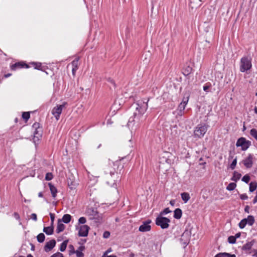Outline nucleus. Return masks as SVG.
<instances>
[{
    "label": "nucleus",
    "instance_id": "nucleus-1",
    "mask_svg": "<svg viewBox=\"0 0 257 257\" xmlns=\"http://www.w3.org/2000/svg\"><path fill=\"white\" fill-rule=\"evenodd\" d=\"M136 111L134 115L128 120L127 125L133 130H136L146 119V115H144L148 108L147 102H143L137 103Z\"/></svg>",
    "mask_w": 257,
    "mask_h": 257
},
{
    "label": "nucleus",
    "instance_id": "nucleus-2",
    "mask_svg": "<svg viewBox=\"0 0 257 257\" xmlns=\"http://www.w3.org/2000/svg\"><path fill=\"white\" fill-rule=\"evenodd\" d=\"M252 67L251 59L244 56L241 58L239 63V70L241 72H247Z\"/></svg>",
    "mask_w": 257,
    "mask_h": 257
},
{
    "label": "nucleus",
    "instance_id": "nucleus-3",
    "mask_svg": "<svg viewBox=\"0 0 257 257\" xmlns=\"http://www.w3.org/2000/svg\"><path fill=\"white\" fill-rule=\"evenodd\" d=\"M208 126L206 124H198L194 131V136L197 138H202L208 130Z\"/></svg>",
    "mask_w": 257,
    "mask_h": 257
},
{
    "label": "nucleus",
    "instance_id": "nucleus-4",
    "mask_svg": "<svg viewBox=\"0 0 257 257\" xmlns=\"http://www.w3.org/2000/svg\"><path fill=\"white\" fill-rule=\"evenodd\" d=\"M155 222L156 225L160 226L162 229H166L169 227L170 220L167 217L159 215L156 218Z\"/></svg>",
    "mask_w": 257,
    "mask_h": 257
},
{
    "label": "nucleus",
    "instance_id": "nucleus-5",
    "mask_svg": "<svg viewBox=\"0 0 257 257\" xmlns=\"http://www.w3.org/2000/svg\"><path fill=\"white\" fill-rule=\"evenodd\" d=\"M250 145L251 142L242 137L238 139L236 143V147H241L242 151L246 150Z\"/></svg>",
    "mask_w": 257,
    "mask_h": 257
},
{
    "label": "nucleus",
    "instance_id": "nucleus-6",
    "mask_svg": "<svg viewBox=\"0 0 257 257\" xmlns=\"http://www.w3.org/2000/svg\"><path fill=\"white\" fill-rule=\"evenodd\" d=\"M66 104V102H64L61 105H57L52 110V113L57 120L60 118V114L62 113L63 109L65 107Z\"/></svg>",
    "mask_w": 257,
    "mask_h": 257
},
{
    "label": "nucleus",
    "instance_id": "nucleus-7",
    "mask_svg": "<svg viewBox=\"0 0 257 257\" xmlns=\"http://www.w3.org/2000/svg\"><path fill=\"white\" fill-rule=\"evenodd\" d=\"M254 159L253 155L249 154L246 158L242 161V163L246 168H250L253 165Z\"/></svg>",
    "mask_w": 257,
    "mask_h": 257
},
{
    "label": "nucleus",
    "instance_id": "nucleus-8",
    "mask_svg": "<svg viewBox=\"0 0 257 257\" xmlns=\"http://www.w3.org/2000/svg\"><path fill=\"white\" fill-rule=\"evenodd\" d=\"M151 223V220H148L143 222V224L139 227V230L141 232L149 231L151 229L150 224Z\"/></svg>",
    "mask_w": 257,
    "mask_h": 257
},
{
    "label": "nucleus",
    "instance_id": "nucleus-9",
    "mask_svg": "<svg viewBox=\"0 0 257 257\" xmlns=\"http://www.w3.org/2000/svg\"><path fill=\"white\" fill-rule=\"evenodd\" d=\"M90 227L87 225H81L79 227L78 235L79 236L85 237L88 235Z\"/></svg>",
    "mask_w": 257,
    "mask_h": 257
},
{
    "label": "nucleus",
    "instance_id": "nucleus-10",
    "mask_svg": "<svg viewBox=\"0 0 257 257\" xmlns=\"http://www.w3.org/2000/svg\"><path fill=\"white\" fill-rule=\"evenodd\" d=\"M117 173H112L110 172V175L108 176L107 179L108 180L107 181V183L110 185L111 186L113 187L115 185V180L114 179L116 176H117Z\"/></svg>",
    "mask_w": 257,
    "mask_h": 257
},
{
    "label": "nucleus",
    "instance_id": "nucleus-11",
    "mask_svg": "<svg viewBox=\"0 0 257 257\" xmlns=\"http://www.w3.org/2000/svg\"><path fill=\"white\" fill-rule=\"evenodd\" d=\"M56 244V241L54 239H52L48 242H47L45 246L44 250L46 252L51 250Z\"/></svg>",
    "mask_w": 257,
    "mask_h": 257
},
{
    "label": "nucleus",
    "instance_id": "nucleus-12",
    "mask_svg": "<svg viewBox=\"0 0 257 257\" xmlns=\"http://www.w3.org/2000/svg\"><path fill=\"white\" fill-rule=\"evenodd\" d=\"M24 67L28 68L27 64L21 62H17L11 65V68L12 70H16L18 69L22 68Z\"/></svg>",
    "mask_w": 257,
    "mask_h": 257
},
{
    "label": "nucleus",
    "instance_id": "nucleus-13",
    "mask_svg": "<svg viewBox=\"0 0 257 257\" xmlns=\"http://www.w3.org/2000/svg\"><path fill=\"white\" fill-rule=\"evenodd\" d=\"M202 3L199 0H190V7L193 9H196L200 7Z\"/></svg>",
    "mask_w": 257,
    "mask_h": 257
},
{
    "label": "nucleus",
    "instance_id": "nucleus-14",
    "mask_svg": "<svg viewBox=\"0 0 257 257\" xmlns=\"http://www.w3.org/2000/svg\"><path fill=\"white\" fill-rule=\"evenodd\" d=\"M42 137V130L41 129H36L34 132V142L39 141L40 138Z\"/></svg>",
    "mask_w": 257,
    "mask_h": 257
},
{
    "label": "nucleus",
    "instance_id": "nucleus-15",
    "mask_svg": "<svg viewBox=\"0 0 257 257\" xmlns=\"http://www.w3.org/2000/svg\"><path fill=\"white\" fill-rule=\"evenodd\" d=\"M65 228V226L64 224L61 223V220L59 219L58 222V224L56 228V232L59 233L62 231H63Z\"/></svg>",
    "mask_w": 257,
    "mask_h": 257
},
{
    "label": "nucleus",
    "instance_id": "nucleus-16",
    "mask_svg": "<svg viewBox=\"0 0 257 257\" xmlns=\"http://www.w3.org/2000/svg\"><path fill=\"white\" fill-rule=\"evenodd\" d=\"M49 186L50 188V190L51 193L52 194V196L53 198H55L57 195V189L51 183H49Z\"/></svg>",
    "mask_w": 257,
    "mask_h": 257
},
{
    "label": "nucleus",
    "instance_id": "nucleus-17",
    "mask_svg": "<svg viewBox=\"0 0 257 257\" xmlns=\"http://www.w3.org/2000/svg\"><path fill=\"white\" fill-rule=\"evenodd\" d=\"M78 59H76L73 60L72 63V71L73 75H74L76 70L78 69Z\"/></svg>",
    "mask_w": 257,
    "mask_h": 257
},
{
    "label": "nucleus",
    "instance_id": "nucleus-18",
    "mask_svg": "<svg viewBox=\"0 0 257 257\" xmlns=\"http://www.w3.org/2000/svg\"><path fill=\"white\" fill-rule=\"evenodd\" d=\"M43 231L47 235H51L54 232V227L52 225L48 227H44Z\"/></svg>",
    "mask_w": 257,
    "mask_h": 257
},
{
    "label": "nucleus",
    "instance_id": "nucleus-19",
    "mask_svg": "<svg viewBox=\"0 0 257 257\" xmlns=\"http://www.w3.org/2000/svg\"><path fill=\"white\" fill-rule=\"evenodd\" d=\"M174 217L177 219H179L182 217V211L180 208H176L174 210Z\"/></svg>",
    "mask_w": 257,
    "mask_h": 257
},
{
    "label": "nucleus",
    "instance_id": "nucleus-20",
    "mask_svg": "<svg viewBox=\"0 0 257 257\" xmlns=\"http://www.w3.org/2000/svg\"><path fill=\"white\" fill-rule=\"evenodd\" d=\"M85 249V247L83 245H81L79 247L78 249L76 250L75 253L76 254L77 257H84V254L82 253Z\"/></svg>",
    "mask_w": 257,
    "mask_h": 257
},
{
    "label": "nucleus",
    "instance_id": "nucleus-21",
    "mask_svg": "<svg viewBox=\"0 0 257 257\" xmlns=\"http://www.w3.org/2000/svg\"><path fill=\"white\" fill-rule=\"evenodd\" d=\"M254 240L250 241V242H248L247 243H246L245 244H244L242 246V249L243 250H249L250 249L252 246L253 245V244H254Z\"/></svg>",
    "mask_w": 257,
    "mask_h": 257
},
{
    "label": "nucleus",
    "instance_id": "nucleus-22",
    "mask_svg": "<svg viewBox=\"0 0 257 257\" xmlns=\"http://www.w3.org/2000/svg\"><path fill=\"white\" fill-rule=\"evenodd\" d=\"M192 67L190 66H186L183 70V73L185 76H188L192 72Z\"/></svg>",
    "mask_w": 257,
    "mask_h": 257
},
{
    "label": "nucleus",
    "instance_id": "nucleus-23",
    "mask_svg": "<svg viewBox=\"0 0 257 257\" xmlns=\"http://www.w3.org/2000/svg\"><path fill=\"white\" fill-rule=\"evenodd\" d=\"M71 219V216L70 214H66L63 215L61 222L63 221L65 223H68L70 222Z\"/></svg>",
    "mask_w": 257,
    "mask_h": 257
},
{
    "label": "nucleus",
    "instance_id": "nucleus-24",
    "mask_svg": "<svg viewBox=\"0 0 257 257\" xmlns=\"http://www.w3.org/2000/svg\"><path fill=\"white\" fill-rule=\"evenodd\" d=\"M182 199L184 201V203H186L190 199V197L189 194L187 192H184L181 194Z\"/></svg>",
    "mask_w": 257,
    "mask_h": 257
},
{
    "label": "nucleus",
    "instance_id": "nucleus-25",
    "mask_svg": "<svg viewBox=\"0 0 257 257\" xmlns=\"http://www.w3.org/2000/svg\"><path fill=\"white\" fill-rule=\"evenodd\" d=\"M241 176V175L240 173H239L237 172L234 171L233 173V176L232 177L231 180L232 181L236 182L237 180H238L240 179Z\"/></svg>",
    "mask_w": 257,
    "mask_h": 257
},
{
    "label": "nucleus",
    "instance_id": "nucleus-26",
    "mask_svg": "<svg viewBox=\"0 0 257 257\" xmlns=\"http://www.w3.org/2000/svg\"><path fill=\"white\" fill-rule=\"evenodd\" d=\"M247 222V224L251 226L254 222V217L252 215L248 216L247 218H244Z\"/></svg>",
    "mask_w": 257,
    "mask_h": 257
},
{
    "label": "nucleus",
    "instance_id": "nucleus-27",
    "mask_svg": "<svg viewBox=\"0 0 257 257\" xmlns=\"http://www.w3.org/2000/svg\"><path fill=\"white\" fill-rule=\"evenodd\" d=\"M186 105L185 104H184V103H180V104L178 106L179 112L178 114L179 115H182V114L183 113V111L185 109Z\"/></svg>",
    "mask_w": 257,
    "mask_h": 257
},
{
    "label": "nucleus",
    "instance_id": "nucleus-28",
    "mask_svg": "<svg viewBox=\"0 0 257 257\" xmlns=\"http://www.w3.org/2000/svg\"><path fill=\"white\" fill-rule=\"evenodd\" d=\"M257 188V183L256 182H251L249 184V191L252 192L256 190Z\"/></svg>",
    "mask_w": 257,
    "mask_h": 257
},
{
    "label": "nucleus",
    "instance_id": "nucleus-29",
    "mask_svg": "<svg viewBox=\"0 0 257 257\" xmlns=\"http://www.w3.org/2000/svg\"><path fill=\"white\" fill-rule=\"evenodd\" d=\"M37 238L39 242L42 243L45 240V236L44 233H40L37 235Z\"/></svg>",
    "mask_w": 257,
    "mask_h": 257
},
{
    "label": "nucleus",
    "instance_id": "nucleus-30",
    "mask_svg": "<svg viewBox=\"0 0 257 257\" xmlns=\"http://www.w3.org/2000/svg\"><path fill=\"white\" fill-rule=\"evenodd\" d=\"M68 240H64L60 245V250L61 251H64L65 250L66 248V247H67V243H68Z\"/></svg>",
    "mask_w": 257,
    "mask_h": 257
},
{
    "label": "nucleus",
    "instance_id": "nucleus-31",
    "mask_svg": "<svg viewBox=\"0 0 257 257\" xmlns=\"http://www.w3.org/2000/svg\"><path fill=\"white\" fill-rule=\"evenodd\" d=\"M236 187V184L235 183H230L226 187V189L229 191L233 190Z\"/></svg>",
    "mask_w": 257,
    "mask_h": 257
},
{
    "label": "nucleus",
    "instance_id": "nucleus-32",
    "mask_svg": "<svg viewBox=\"0 0 257 257\" xmlns=\"http://www.w3.org/2000/svg\"><path fill=\"white\" fill-rule=\"evenodd\" d=\"M250 135L257 141V130L255 128H252L250 131Z\"/></svg>",
    "mask_w": 257,
    "mask_h": 257
},
{
    "label": "nucleus",
    "instance_id": "nucleus-33",
    "mask_svg": "<svg viewBox=\"0 0 257 257\" xmlns=\"http://www.w3.org/2000/svg\"><path fill=\"white\" fill-rule=\"evenodd\" d=\"M107 82H108L109 83V84H110V85H109V86L110 88H112V87H111V86L110 85H112V86L114 88H115V87H116V85H115V83L114 81L112 79H111V78H108V79H107Z\"/></svg>",
    "mask_w": 257,
    "mask_h": 257
},
{
    "label": "nucleus",
    "instance_id": "nucleus-34",
    "mask_svg": "<svg viewBox=\"0 0 257 257\" xmlns=\"http://www.w3.org/2000/svg\"><path fill=\"white\" fill-rule=\"evenodd\" d=\"M246 224H247V222H246V220L244 219H243L240 221L238 225L240 228L242 229L245 226V225Z\"/></svg>",
    "mask_w": 257,
    "mask_h": 257
},
{
    "label": "nucleus",
    "instance_id": "nucleus-35",
    "mask_svg": "<svg viewBox=\"0 0 257 257\" xmlns=\"http://www.w3.org/2000/svg\"><path fill=\"white\" fill-rule=\"evenodd\" d=\"M30 117V114L29 112H24L22 114V117L26 121H27Z\"/></svg>",
    "mask_w": 257,
    "mask_h": 257
},
{
    "label": "nucleus",
    "instance_id": "nucleus-36",
    "mask_svg": "<svg viewBox=\"0 0 257 257\" xmlns=\"http://www.w3.org/2000/svg\"><path fill=\"white\" fill-rule=\"evenodd\" d=\"M211 84L210 83L208 82L206 83L204 86H203V90L206 92L209 91V89L211 87Z\"/></svg>",
    "mask_w": 257,
    "mask_h": 257
},
{
    "label": "nucleus",
    "instance_id": "nucleus-37",
    "mask_svg": "<svg viewBox=\"0 0 257 257\" xmlns=\"http://www.w3.org/2000/svg\"><path fill=\"white\" fill-rule=\"evenodd\" d=\"M228 241L229 243L233 244L236 242V237L234 236H230L228 238Z\"/></svg>",
    "mask_w": 257,
    "mask_h": 257
},
{
    "label": "nucleus",
    "instance_id": "nucleus-38",
    "mask_svg": "<svg viewBox=\"0 0 257 257\" xmlns=\"http://www.w3.org/2000/svg\"><path fill=\"white\" fill-rule=\"evenodd\" d=\"M236 164H237V158L236 157L233 160L232 162L231 163V164H230V168L232 169V170H233L236 165Z\"/></svg>",
    "mask_w": 257,
    "mask_h": 257
},
{
    "label": "nucleus",
    "instance_id": "nucleus-39",
    "mask_svg": "<svg viewBox=\"0 0 257 257\" xmlns=\"http://www.w3.org/2000/svg\"><path fill=\"white\" fill-rule=\"evenodd\" d=\"M250 180V177L248 175H244L242 178V181L246 183H248Z\"/></svg>",
    "mask_w": 257,
    "mask_h": 257
},
{
    "label": "nucleus",
    "instance_id": "nucleus-40",
    "mask_svg": "<svg viewBox=\"0 0 257 257\" xmlns=\"http://www.w3.org/2000/svg\"><path fill=\"white\" fill-rule=\"evenodd\" d=\"M53 176L51 173H47L45 176V180L50 181L53 179Z\"/></svg>",
    "mask_w": 257,
    "mask_h": 257
},
{
    "label": "nucleus",
    "instance_id": "nucleus-41",
    "mask_svg": "<svg viewBox=\"0 0 257 257\" xmlns=\"http://www.w3.org/2000/svg\"><path fill=\"white\" fill-rule=\"evenodd\" d=\"M69 255L75 253L76 251L75 250L74 247L73 245L70 244L69 245Z\"/></svg>",
    "mask_w": 257,
    "mask_h": 257
},
{
    "label": "nucleus",
    "instance_id": "nucleus-42",
    "mask_svg": "<svg viewBox=\"0 0 257 257\" xmlns=\"http://www.w3.org/2000/svg\"><path fill=\"white\" fill-rule=\"evenodd\" d=\"M171 212V211L169 209V208H166L163 211L160 213L159 215L162 216L164 214H167Z\"/></svg>",
    "mask_w": 257,
    "mask_h": 257
},
{
    "label": "nucleus",
    "instance_id": "nucleus-43",
    "mask_svg": "<svg viewBox=\"0 0 257 257\" xmlns=\"http://www.w3.org/2000/svg\"><path fill=\"white\" fill-rule=\"evenodd\" d=\"M86 221V218L84 217H81L78 219V222L79 224H84Z\"/></svg>",
    "mask_w": 257,
    "mask_h": 257
},
{
    "label": "nucleus",
    "instance_id": "nucleus-44",
    "mask_svg": "<svg viewBox=\"0 0 257 257\" xmlns=\"http://www.w3.org/2000/svg\"><path fill=\"white\" fill-rule=\"evenodd\" d=\"M49 215H50L51 221V225L53 226L55 215V214L52 213H50Z\"/></svg>",
    "mask_w": 257,
    "mask_h": 257
},
{
    "label": "nucleus",
    "instance_id": "nucleus-45",
    "mask_svg": "<svg viewBox=\"0 0 257 257\" xmlns=\"http://www.w3.org/2000/svg\"><path fill=\"white\" fill-rule=\"evenodd\" d=\"M32 127H33V128L35 129V130H36V129H38V130L41 129L40 128V124H39V123H38V122L34 123L33 124Z\"/></svg>",
    "mask_w": 257,
    "mask_h": 257
},
{
    "label": "nucleus",
    "instance_id": "nucleus-46",
    "mask_svg": "<svg viewBox=\"0 0 257 257\" xmlns=\"http://www.w3.org/2000/svg\"><path fill=\"white\" fill-rule=\"evenodd\" d=\"M109 236H110V232L109 231H105L104 232L103 234V237L104 238H107L109 237Z\"/></svg>",
    "mask_w": 257,
    "mask_h": 257
},
{
    "label": "nucleus",
    "instance_id": "nucleus-47",
    "mask_svg": "<svg viewBox=\"0 0 257 257\" xmlns=\"http://www.w3.org/2000/svg\"><path fill=\"white\" fill-rule=\"evenodd\" d=\"M240 198L241 200H246L248 199V196L246 194H242L240 195Z\"/></svg>",
    "mask_w": 257,
    "mask_h": 257
},
{
    "label": "nucleus",
    "instance_id": "nucleus-48",
    "mask_svg": "<svg viewBox=\"0 0 257 257\" xmlns=\"http://www.w3.org/2000/svg\"><path fill=\"white\" fill-rule=\"evenodd\" d=\"M225 252H221L217 254L214 257H225Z\"/></svg>",
    "mask_w": 257,
    "mask_h": 257
},
{
    "label": "nucleus",
    "instance_id": "nucleus-49",
    "mask_svg": "<svg viewBox=\"0 0 257 257\" xmlns=\"http://www.w3.org/2000/svg\"><path fill=\"white\" fill-rule=\"evenodd\" d=\"M188 100H189V97L187 96L186 98H184L182 101L181 103H184V104H185L186 105L188 103Z\"/></svg>",
    "mask_w": 257,
    "mask_h": 257
},
{
    "label": "nucleus",
    "instance_id": "nucleus-50",
    "mask_svg": "<svg viewBox=\"0 0 257 257\" xmlns=\"http://www.w3.org/2000/svg\"><path fill=\"white\" fill-rule=\"evenodd\" d=\"M31 218L32 219H33L34 220H35V221H37V216L36 214L32 213L31 214Z\"/></svg>",
    "mask_w": 257,
    "mask_h": 257
},
{
    "label": "nucleus",
    "instance_id": "nucleus-51",
    "mask_svg": "<svg viewBox=\"0 0 257 257\" xmlns=\"http://www.w3.org/2000/svg\"><path fill=\"white\" fill-rule=\"evenodd\" d=\"M35 65H36L35 66V68L37 69H40V68L41 67V64L40 63H35Z\"/></svg>",
    "mask_w": 257,
    "mask_h": 257
},
{
    "label": "nucleus",
    "instance_id": "nucleus-52",
    "mask_svg": "<svg viewBox=\"0 0 257 257\" xmlns=\"http://www.w3.org/2000/svg\"><path fill=\"white\" fill-rule=\"evenodd\" d=\"M111 251H112V249H111V248L110 247L108 249H107L106 251H105V252L103 253V255H107L108 253L111 252Z\"/></svg>",
    "mask_w": 257,
    "mask_h": 257
},
{
    "label": "nucleus",
    "instance_id": "nucleus-53",
    "mask_svg": "<svg viewBox=\"0 0 257 257\" xmlns=\"http://www.w3.org/2000/svg\"><path fill=\"white\" fill-rule=\"evenodd\" d=\"M59 255H61V253H60L59 252H57L53 254L50 257H59Z\"/></svg>",
    "mask_w": 257,
    "mask_h": 257
},
{
    "label": "nucleus",
    "instance_id": "nucleus-54",
    "mask_svg": "<svg viewBox=\"0 0 257 257\" xmlns=\"http://www.w3.org/2000/svg\"><path fill=\"white\" fill-rule=\"evenodd\" d=\"M225 257H236V256L234 254H231L229 253L225 252Z\"/></svg>",
    "mask_w": 257,
    "mask_h": 257
},
{
    "label": "nucleus",
    "instance_id": "nucleus-55",
    "mask_svg": "<svg viewBox=\"0 0 257 257\" xmlns=\"http://www.w3.org/2000/svg\"><path fill=\"white\" fill-rule=\"evenodd\" d=\"M14 216L16 217V218L17 219H19L20 218V216L18 214V213L17 212L14 213Z\"/></svg>",
    "mask_w": 257,
    "mask_h": 257
},
{
    "label": "nucleus",
    "instance_id": "nucleus-56",
    "mask_svg": "<svg viewBox=\"0 0 257 257\" xmlns=\"http://www.w3.org/2000/svg\"><path fill=\"white\" fill-rule=\"evenodd\" d=\"M253 251L254 252L253 254H252L253 257H257V250L254 249L253 250Z\"/></svg>",
    "mask_w": 257,
    "mask_h": 257
},
{
    "label": "nucleus",
    "instance_id": "nucleus-57",
    "mask_svg": "<svg viewBox=\"0 0 257 257\" xmlns=\"http://www.w3.org/2000/svg\"><path fill=\"white\" fill-rule=\"evenodd\" d=\"M102 257H117L115 255H102Z\"/></svg>",
    "mask_w": 257,
    "mask_h": 257
},
{
    "label": "nucleus",
    "instance_id": "nucleus-58",
    "mask_svg": "<svg viewBox=\"0 0 257 257\" xmlns=\"http://www.w3.org/2000/svg\"><path fill=\"white\" fill-rule=\"evenodd\" d=\"M244 211L248 213L249 212V207L248 206H246L244 208Z\"/></svg>",
    "mask_w": 257,
    "mask_h": 257
},
{
    "label": "nucleus",
    "instance_id": "nucleus-59",
    "mask_svg": "<svg viewBox=\"0 0 257 257\" xmlns=\"http://www.w3.org/2000/svg\"><path fill=\"white\" fill-rule=\"evenodd\" d=\"M252 202L253 204H255L257 202V196H255L254 197Z\"/></svg>",
    "mask_w": 257,
    "mask_h": 257
},
{
    "label": "nucleus",
    "instance_id": "nucleus-60",
    "mask_svg": "<svg viewBox=\"0 0 257 257\" xmlns=\"http://www.w3.org/2000/svg\"><path fill=\"white\" fill-rule=\"evenodd\" d=\"M240 236V233H236L234 237H236V239L239 238Z\"/></svg>",
    "mask_w": 257,
    "mask_h": 257
},
{
    "label": "nucleus",
    "instance_id": "nucleus-61",
    "mask_svg": "<svg viewBox=\"0 0 257 257\" xmlns=\"http://www.w3.org/2000/svg\"><path fill=\"white\" fill-rule=\"evenodd\" d=\"M170 204L172 205V206H174V204H175V201L173 200H172L170 201Z\"/></svg>",
    "mask_w": 257,
    "mask_h": 257
},
{
    "label": "nucleus",
    "instance_id": "nucleus-62",
    "mask_svg": "<svg viewBox=\"0 0 257 257\" xmlns=\"http://www.w3.org/2000/svg\"><path fill=\"white\" fill-rule=\"evenodd\" d=\"M38 196H39V197H43V193H42V192H39V193H38Z\"/></svg>",
    "mask_w": 257,
    "mask_h": 257
},
{
    "label": "nucleus",
    "instance_id": "nucleus-63",
    "mask_svg": "<svg viewBox=\"0 0 257 257\" xmlns=\"http://www.w3.org/2000/svg\"><path fill=\"white\" fill-rule=\"evenodd\" d=\"M130 257H135V254L133 253H131L130 254Z\"/></svg>",
    "mask_w": 257,
    "mask_h": 257
},
{
    "label": "nucleus",
    "instance_id": "nucleus-64",
    "mask_svg": "<svg viewBox=\"0 0 257 257\" xmlns=\"http://www.w3.org/2000/svg\"><path fill=\"white\" fill-rule=\"evenodd\" d=\"M254 112H255V113H257V107H256V106H255V107H254Z\"/></svg>",
    "mask_w": 257,
    "mask_h": 257
}]
</instances>
